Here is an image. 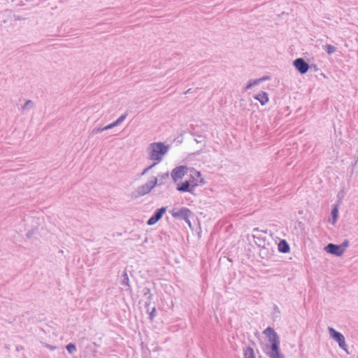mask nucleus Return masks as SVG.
Returning <instances> with one entry per match:
<instances>
[{
	"mask_svg": "<svg viewBox=\"0 0 358 358\" xmlns=\"http://www.w3.org/2000/svg\"><path fill=\"white\" fill-rule=\"evenodd\" d=\"M150 159L156 161V163L160 162L163 156L169 151V146L165 145L162 142H155L150 145Z\"/></svg>",
	"mask_w": 358,
	"mask_h": 358,
	"instance_id": "obj_1",
	"label": "nucleus"
},
{
	"mask_svg": "<svg viewBox=\"0 0 358 358\" xmlns=\"http://www.w3.org/2000/svg\"><path fill=\"white\" fill-rule=\"evenodd\" d=\"M157 178L152 176L151 180H148L146 183L138 186L133 192V196L138 198L148 194L155 186L157 185Z\"/></svg>",
	"mask_w": 358,
	"mask_h": 358,
	"instance_id": "obj_2",
	"label": "nucleus"
},
{
	"mask_svg": "<svg viewBox=\"0 0 358 358\" xmlns=\"http://www.w3.org/2000/svg\"><path fill=\"white\" fill-rule=\"evenodd\" d=\"M204 184L205 181L203 178H201L199 182H194V184H191V180H185L180 184H178L176 189L180 192H189L191 194H194V189L196 187Z\"/></svg>",
	"mask_w": 358,
	"mask_h": 358,
	"instance_id": "obj_3",
	"label": "nucleus"
},
{
	"mask_svg": "<svg viewBox=\"0 0 358 358\" xmlns=\"http://www.w3.org/2000/svg\"><path fill=\"white\" fill-rule=\"evenodd\" d=\"M171 215L175 219L185 220V222L188 224L189 227H191V222L189 217L193 215V213L189 208L186 207H182L178 211H176L175 209H173L171 211Z\"/></svg>",
	"mask_w": 358,
	"mask_h": 358,
	"instance_id": "obj_4",
	"label": "nucleus"
},
{
	"mask_svg": "<svg viewBox=\"0 0 358 358\" xmlns=\"http://www.w3.org/2000/svg\"><path fill=\"white\" fill-rule=\"evenodd\" d=\"M280 343L273 345L266 344L264 348L265 354L270 358H285L284 355L281 353Z\"/></svg>",
	"mask_w": 358,
	"mask_h": 358,
	"instance_id": "obj_5",
	"label": "nucleus"
},
{
	"mask_svg": "<svg viewBox=\"0 0 358 358\" xmlns=\"http://www.w3.org/2000/svg\"><path fill=\"white\" fill-rule=\"evenodd\" d=\"M328 331L331 338L336 341L338 346L344 351L348 352V346L345 343L344 336L339 331L334 329L333 327H328Z\"/></svg>",
	"mask_w": 358,
	"mask_h": 358,
	"instance_id": "obj_6",
	"label": "nucleus"
},
{
	"mask_svg": "<svg viewBox=\"0 0 358 358\" xmlns=\"http://www.w3.org/2000/svg\"><path fill=\"white\" fill-rule=\"evenodd\" d=\"M293 66L301 74L306 73L310 69L309 64L302 57H299L294 59L293 62Z\"/></svg>",
	"mask_w": 358,
	"mask_h": 358,
	"instance_id": "obj_7",
	"label": "nucleus"
},
{
	"mask_svg": "<svg viewBox=\"0 0 358 358\" xmlns=\"http://www.w3.org/2000/svg\"><path fill=\"white\" fill-rule=\"evenodd\" d=\"M166 210H167L166 206H164V207L157 209L154 212L152 215L148 220V221L146 222L147 224L149 226H152V225H154L155 224H156L157 222H159L162 219L163 215L166 212Z\"/></svg>",
	"mask_w": 358,
	"mask_h": 358,
	"instance_id": "obj_8",
	"label": "nucleus"
},
{
	"mask_svg": "<svg viewBox=\"0 0 358 358\" xmlns=\"http://www.w3.org/2000/svg\"><path fill=\"white\" fill-rule=\"evenodd\" d=\"M97 348L98 345L94 342L87 344L83 350V358H96Z\"/></svg>",
	"mask_w": 358,
	"mask_h": 358,
	"instance_id": "obj_9",
	"label": "nucleus"
},
{
	"mask_svg": "<svg viewBox=\"0 0 358 358\" xmlns=\"http://www.w3.org/2000/svg\"><path fill=\"white\" fill-rule=\"evenodd\" d=\"M263 334L266 336L270 343L269 345L280 343L279 336L272 327H268L266 328L264 330Z\"/></svg>",
	"mask_w": 358,
	"mask_h": 358,
	"instance_id": "obj_10",
	"label": "nucleus"
},
{
	"mask_svg": "<svg viewBox=\"0 0 358 358\" xmlns=\"http://www.w3.org/2000/svg\"><path fill=\"white\" fill-rule=\"evenodd\" d=\"M188 168L186 166H179L174 168L171 171V177L176 182L178 180L182 179V177L187 173Z\"/></svg>",
	"mask_w": 358,
	"mask_h": 358,
	"instance_id": "obj_11",
	"label": "nucleus"
},
{
	"mask_svg": "<svg viewBox=\"0 0 358 358\" xmlns=\"http://www.w3.org/2000/svg\"><path fill=\"white\" fill-rule=\"evenodd\" d=\"M253 232L252 237L257 247H264L266 245V236H263L262 234L263 231H260L258 228H255Z\"/></svg>",
	"mask_w": 358,
	"mask_h": 358,
	"instance_id": "obj_12",
	"label": "nucleus"
},
{
	"mask_svg": "<svg viewBox=\"0 0 358 358\" xmlns=\"http://www.w3.org/2000/svg\"><path fill=\"white\" fill-rule=\"evenodd\" d=\"M324 249L327 253L334 255L336 257H341L343 254V252L339 245L329 243Z\"/></svg>",
	"mask_w": 358,
	"mask_h": 358,
	"instance_id": "obj_13",
	"label": "nucleus"
},
{
	"mask_svg": "<svg viewBox=\"0 0 358 358\" xmlns=\"http://www.w3.org/2000/svg\"><path fill=\"white\" fill-rule=\"evenodd\" d=\"M142 293L146 299L145 301V307L147 308V310H148L153 294L151 293L150 289L146 287L143 288Z\"/></svg>",
	"mask_w": 358,
	"mask_h": 358,
	"instance_id": "obj_14",
	"label": "nucleus"
},
{
	"mask_svg": "<svg viewBox=\"0 0 358 358\" xmlns=\"http://www.w3.org/2000/svg\"><path fill=\"white\" fill-rule=\"evenodd\" d=\"M259 257L262 259H268L272 257L273 255L274 251L273 250H270L268 247H266V245H265L264 247H259Z\"/></svg>",
	"mask_w": 358,
	"mask_h": 358,
	"instance_id": "obj_15",
	"label": "nucleus"
},
{
	"mask_svg": "<svg viewBox=\"0 0 358 358\" xmlns=\"http://www.w3.org/2000/svg\"><path fill=\"white\" fill-rule=\"evenodd\" d=\"M278 250L280 252L287 253L290 250V247L286 240L281 239L278 244Z\"/></svg>",
	"mask_w": 358,
	"mask_h": 358,
	"instance_id": "obj_16",
	"label": "nucleus"
},
{
	"mask_svg": "<svg viewBox=\"0 0 358 358\" xmlns=\"http://www.w3.org/2000/svg\"><path fill=\"white\" fill-rule=\"evenodd\" d=\"M254 99L259 101L262 105H265L268 101V95L267 92H262L255 94Z\"/></svg>",
	"mask_w": 358,
	"mask_h": 358,
	"instance_id": "obj_17",
	"label": "nucleus"
},
{
	"mask_svg": "<svg viewBox=\"0 0 358 358\" xmlns=\"http://www.w3.org/2000/svg\"><path fill=\"white\" fill-rule=\"evenodd\" d=\"M339 206H340L334 204L331 211V220H329V222L334 225L335 224L338 218Z\"/></svg>",
	"mask_w": 358,
	"mask_h": 358,
	"instance_id": "obj_18",
	"label": "nucleus"
},
{
	"mask_svg": "<svg viewBox=\"0 0 358 358\" xmlns=\"http://www.w3.org/2000/svg\"><path fill=\"white\" fill-rule=\"evenodd\" d=\"M244 358H255V351L252 348L248 346L243 349Z\"/></svg>",
	"mask_w": 358,
	"mask_h": 358,
	"instance_id": "obj_19",
	"label": "nucleus"
},
{
	"mask_svg": "<svg viewBox=\"0 0 358 358\" xmlns=\"http://www.w3.org/2000/svg\"><path fill=\"white\" fill-rule=\"evenodd\" d=\"M345 196V192L344 188H343L338 192V194L336 195L337 201H336V203H335V205L341 206Z\"/></svg>",
	"mask_w": 358,
	"mask_h": 358,
	"instance_id": "obj_20",
	"label": "nucleus"
},
{
	"mask_svg": "<svg viewBox=\"0 0 358 358\" xmlns=\"http://www.w3.org/2000/svg\"><path fill=\"white\" fill-rule=\"evenodd\" d=\"M122 280H121V285H124L129 287V289H131V286L129 285V276L127 275V273L126 271H124L122 275Z\"/></svg>",
	"mask_w": 358,
	"mask_h": 358,
	"instance_id": "obj_21",
	"label": "nucleus"
},
{
	"mask_svg": "<svg viewBox=\"0 0 358 358\" xmlns=\"http://www.w3.org/2000/svg\"><path fill=\"white\" fill-rule=\"evenodd\" d=\"M169 177V173L166 172L159 175V178H157L158 182L157 185L161 186L164 184V180L167 179Z\"/></svg>",
	"mask_w": 358,
	"mask_h": 358,
	"instance_id": "obj_22",
	"label": "nucleus"
},
{
	"mask_svg": "<svg viewBox=\"0 0 358 358\" xmlns=\"http://www.w3.org/2000/svg\"><path fill=\"white\" fill-rule=\"evenodd\" d=\"M257 85H259V80H250L249 83L247 84V85L245 87L244 90L245 91L248 90Z\"/></svg>",
	"mask_w": 358,
	"mask_h": 358,
	"instance_id": "obj_23",
	"label": "nucleus"
},
{
	"mask_svg": "<svg viewBox=\"0 0 358 358\" xmlns=\"http://www.w3.org/2000/svg\"><path fill=\"white\" fill-rule=\"evenodd\" d=\"M324 50L328 55H332L336 51V48L332 45L327 44L324 46Z\"/></svg>",
	"mask_w": 358,
	"mask_h": 358,
	"instance_id": "obj_24",
	"label": "nucleus"
},
{
	"mask_svg": "<svg viewBox=\"0 0 358 358\" xmlns=\"http://www.w3.org/2000/svg\"><path fill=\"white\" fill-rule=\"evenodd\" d=\"M66 349L69 354H73L76 351V346L73 343H69L66 345Z\"/></svg>",
	"mask_w": 358,
	"mask_h": 358,
	"instance_id": "obj_25",
	"label": "nucleus"
},
{
	"mask_svg": "<svg viewBox=\"0 0 358 358\" xmlns=\"http://www.w3.org/2000/svg\"><path fill=\"white\" fill-rule=\"evenodd\" d=\"M34 103L31 100H27L22 106V109L24 110L25 108H31L34 107Z\"/></svg>",
	"mask_w": 358,
	"mask_h": 358,
	"instance_id": "obj_26",
	"label": "nucleus"
},
{
	"mask_svg": "<svg viewBox=\"0 0 358 358\" xmlns=\"http://www.w3.org/2000/svg\"><path fill=\"white\" fill-rule=\"evenodd\" d=\"M342 249V251L344 252L346 248L349 245L348 240H345L341 244L339 245Z\"/></svg>",
	"mask_w": 358,
	"mask_h": 358,
	"instance_id": "obj_27",
	"label": "nucleus"
},
{
	"mask_svg": "<svg viewBox=\"0 0 358 358\" xmlns=\"http://www.w3.org/2000/svg\"><path fill=\"white\" fill-rule=\"evenodd\" d=\"M157 164V163H154L152 164V165L148 166L147 168H145L143 172L140 174L141 176L146 174L153 166H155V165Z\"/></svg>",
	"mask_w": 358,
	"mask_h": 358,
	"instance_id": "obj_28",
	"label": "nucleus"
},
{
	"mask_svg": "<svg viewBox=\"0 0 358 358\" xmlns=\"http://www.w3.org/2000/svg\"><path fill=\"white\" fill-rule=\"evenodd\" d=\"M156 308L155 307H153L152 310L149 313V319L150 320H152L154 319V317H155L156 315Z\"/></svg>",
	"mask_w": 358,
	"mask_h": 358,
	"instance_id": "obj_29",
	"label": "nucleus"
},
{
	"mask_svg": "<svg viewBox=\"0 0 358 358\" xmlns=\"http://www.w3.org/2000/svg\"><path fill=\"white\" fill-rule=\"evenodd\" d=\"M191 171L194 172V174H192V175L194 176L196 178H197L200 180H201V178H202L201 172L196 171L194 168L191 169Z\"/></svg>",
	"mask_w": 358,
	"mask_h": 358,
	"instance_id": "obj_30",
	"label": "nucleus"
},
{
	"mask_svg": "<svg viewBox=\"0 0 358 358\" xmlns=\"http://www.w3.org/2000/svg\"><path fill=\"white\" fill-rule=\"evenodd\" d=\"M105 130L106 129H104V127L94 128L92 130V134H96L101 133Z\"/></svg>",
	"mask_w": 358,
	"mask_h": 358,
	"instance_id": "obj_31",
	"label": "nucleus"
},
{
	"mask_svg": "<svg viewBox=\"0 0 358 358\" xmlns=\"http://www.w3.org/2000/svg\"><path fill=\"white\" fill-rule=\"evenodd\" d=\"M310 69L311 71H313L314 72H317L319 71V68L315 64H309Z\"/></svg>",
	"mask_w": 358,
	"mask_h": 358,
	"instance_id": "obj_32",
	"label": "nucleus"
},
{
	"mask_svg": "<svg viewBox=\"0 0 358 358\" xmlns=\"http://www.w3.org/2000/svg\"><path fill=\"white\" fill-rule=\"evenodd\" d=\"M189 180H191V184H194V182H199L200 179L196 178L193 175H191V178Z\"/></svg>",
	"mask_w": 358,
	"mask_h": 358,
	"instance_id": "obj_33",
	"label": "nucleus"
},
{
	"mask_svg": "<svg viewBox=\"0 0 358 358\" xmlns=\"http://www.w3.org/2000/svg\"><path fill=\"white\" fill-rule=\"evenodd\" d=\"M45 347L48 349H49L50 350H55L57 349V346H55V345H50V344H48V343H45Z\"/></svg>",
	"mask_w": 358,
	"mask_h": 358,
	"instance_id": "obj_34",
	"label": "nucleus"
},
{
	"mask_svg": "<svg viewBox=\"0 0 358 358\" xmlns=\"http://www.w3.org/2000/svg\"><path fill=\"white\" fill-rule=\"evenodd\" d=\"M115 127V124H114L113 122H112V123H110V124H109L106 125V127H104V129H105L106 130H108V129H112V128H113V127Z\"/></svg>",
	"mask_w": 358,
	"mask_h": 358,
	"instance_id": "obj_35",
	"label": "nucleus"
},
{
	"mask_svg": "<svg viewBox=\"0 0 358 358\" xmlns=\"http://www.w3.org/2000/svg\"><path fill=\"white\" fill-rule=\"evenodd\" d=\"M127 116V113H125L124 114H122V115H120L118 118L122 121V122L126 119Z\"/></svg>",
	"mask_w": 358,
	"mask_h": 358,
	"instance_id": "obj_36",
	"label": "nucleus"
},
{
	"mask_svg": "<svg viewBox=\"0 0 358 358\" xmlns=\"http://www.w3.org/2000/svg\"><path fill=\"white\" fill-rule=\"evenodd\" d=\"M269 78H270L269 76H264L261 78H259L258 80H259V84H260L261 83H262L264 80H269Z\"/></svg>",
	"mask_w": 358,
	"mask_h": 358,
	"instance_id": "obj_37",
	"label": "nucleus"
},
{
	"mask_svg": "<svg viewBox=\"0 0 358 358\" xmlns=\"http://www.w3.org/2000/svg\"><path fill=\"white\" fill-rule=\"evenodd\" d=\"M113 123L115 124V126L116 127V126L119 125L120 124H121L122 121L119 118H117L115 122H113Z\"/></svg>",
	"mask_w": 358,
	"mask_h": 358,
	"instance_id": "obj_38",
	"label": "nucleus"
},
{
	"mask_svg": "<svg viewBox=\"0 0 358 358\" xmlns=\"http://www.w3.org/2000/svg\"><path fill=\"white\" fill-rule=\"evenodd\" d=\"M113 123L115 124V126L116 127V126L119 125L120 124H121L122 121L119 118H117L115 122H113Z\"/></svg>",
	"mask_w": 358,
	"mask_h": 358,
	"instance_id": "obj_39",
	"label": "nucleus"
},
{
	"mask_svg": "<svg viewBox=\"0 0 358 358\" xmlns=\"http://www.w3.org/2000/svg\"><path fill=\"white\" fill-rule=\"evenodd\" d=\"M113 123L115 124V126L116 127V126L119 125L120 124H121L122 121L119 118H117L115 122H113Z\"/></svg>",
	"mask_w": 358,
	"mask_h": 358,
	"instance_id": "obj_40",
	"label": "nucleus"
},
{
	"mask_svg": "<svg viewBox=\"0 0 358 358\" xmlns=\"http://www.w3.org/2000/svg\"><path fill=\"white\" fill-rule=\"evenodd\" d=\"M31 234H32V232L31 231H29V232H27V237L30 238Z\"/></svg>",
	"mask_w": 358,
	"mask_h": 358,
	"instance_id": "obj_41",
	"label": "nucleus"
},
{
	"mask_svg": "<svg viewBox=\"0 0 358 358\" xmlns=\"http://www.w3.org/2000/svg\"><path fill=\"white\" fill-rule=\"evenodd\" d=\"M15 19H16V20H21L22 18L21 17H20V16H17V17H15Z\"/></svg>",
	"mask_w": 358,
	"mask_h": 358,
	"instance_id": "obj_42",
	"label": "nucleus"
},
{
	"mask_svg": "<svg viewBox=\"0 0 358 358\" xmlns=\"http://www.w3.org/2000/svg\"><path fill=\"white\" fill-rule=\"evenodd\" d=\"M275 309H278V311L279 312V309L277 306H275Z\"/></svg>",
	"mask_w": 358,
	"mask_h": 358,
	"instance_id": "obj_43",
	"label": "nucleus"
},
{
	"mask_svg": "<svg viewBox=\"0 0 358 358\" xmlns=\"http://www.w3.org/2000/svg\"><path fill=\"white\" fill-rule=\"evenodd\" d=\"M199 142H201L200 138H198V140H196V143H199Z\"/></svg>",
	"mask_w": 358,
	"mask_h": 358,
	"instance_id": "obj_44",
	"label": "nucleus"
},
{
	"mask_svg": "<svg viewBox=\"0 0 358 358\" xmlns=\"http://www.w3.org/2000/svg\"><path fill=\"white\" fill-rule=\"evenodd\" d=\"M199 142H201L200 138H198V140H196V143H199Z\"/></svg>",
	"mask_w": 358,
	"mask_h": 358,
	"instance_id": "obj_45",
	"label": "nucleus"
}]
</instances>
